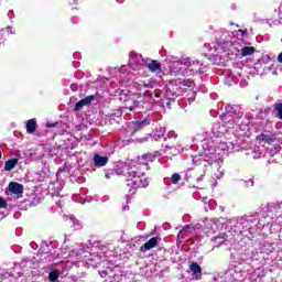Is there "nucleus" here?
<instances>
[{
  "label": "nucleus",
  "instance_id": "nucleus-1",
  "mask_svg": "<svg viewBox=\"0 0 282 282\" xmlns=\"http://www.w3.org/2000/svg\"><path fill=\"white\" fill-rule=\"evenodd\" d=\"M119 175L128 178V191L129 193H135L138 188H147L149 186V180L138 176V172L131 167L129 164H123L117 167Z\"/></svg>",
  "mask_w": 282,
  "mask_h": 282
},
{
  "label": "nucleus",
  "instance_id": "nucleus-2",
  "mask_svg": "<svg viewBox=\"0 0 282 282\" xmlns=\"http://www.w3.org/2000/svg\"><path fill=\"white\" fill-rule=\"evenodd\" d=\"M184 94L182 88V79H172L165 87V97L167 100H175L178 96Z\"/></svg>",
  "mask_w": 282,
  "mask_h": 282
},
{
  "label": "nucleus",
  "instance_id": "nucleus-3",
  "mask_svg": "<svg viewBox=\"0 0 282 282\" xmlns=\"http://www.w3.org/2000/svg\"><path fill=\"white\" fill-rule=\"evenodd\" d=\"M142 63L145 64L150 72H162V64L158 59L143 58Z\"/></svg>",
  "mask_w": 282,
  "mask_h": 282
},
{
  "label": "nucleus",
  "instance_id": "nucleus-4",
  "mask_svg": "<svg viewBox=\"0 0 282 282\" xmlns=\"http://www.w3.org/2000/svg\"><path fill=\"white\" fill-rule=\"evenodd\" d=\"M93 100H96V95H89V96L85 97L84 99L79 100L75 105L74 111H80V109H83V107H87V105H91Z\"/></svg>",
  "mask_w": 282,
  "mask_h": 282
},
{
  "label": "nucleus",
  "instance_id": "nucleus-5",
  "mask_svg": "<svg viewBox=\"0 0 282 282\" xmlns=\"http://www.w3.org/2000/svg\"><path fill=\"white\" fill-rule=\"evenodd\" d=\"M188 268L196 281H199V279H202V267L199 265V263L189 262Z\"/></svg>",
  "mask_w": 282,
  "mask_h": 282
},
{
  "label": "nucleus",
  "instance_id": "nucleus-6",
  "mask_svg": "<svg viewBox=\"0 0 282 282\" xmlns=\"http://www.w3.org/2000/svg\"><path fill=\"white\" fill-rule=\"evenodd\" d=\"M219 45H224L225 47H235L236 45H239V42L237 41H231L230 35H221L218 39Z\"/></svg>",
  "mask_w": 282,
  "mask_h": 282
},
{
  "label": "nucleus",
  "instance_id": "nucleus-7",
  "mask_svg": "<svg viewBox=\"0 0 282 282\" xmlns=\"http://www.w3.org/2000/svg\"><path fill=\"white\" fill-rule=\"evenodd\" d=\"M9 193H12V195H23V185L17 182H10Z\"/></svg>",
  "mask_w": 282,
  "mask_h": 282
},
{
  "label": "nucleus",
  "instance_id": "nucleus-8",
  "mask_svg": "<svg viewBox=\"0 0 282 282\" xmlns=\"http://www.w3.org/2000/svg\"><path fill=\"white\" fill-rule=\"evenodd\" d=\"M93 162L95 166H107L109 163V156H102L98 153L94 154Z\"/></svg>",
  "mask_w": 282,
  "mask_h": 282
},
{
  "label": "nucleus",
  "instance_id": "nucleus-9",
  "mask_svg": "<svg viewBox=\"0 0 282 282\" xmlns=\"http://www.w3.org/2000/svg\"><path fill=\"white\" fill-rule=\"evenodd\" d=\"M256 140L260 143V144H272V142H274L275 138L272 134H259L256 137Z\"/></svg>",
  "mask_w": 282,
  "mask_h": 282
},
{
  "label": "nucleus",
  "instance_id": "nucleus-10",
  "mask_svg": "<svg viewBox=\"0 0 282 282\" xmlns=\"http://www.w3.org/2000/svg\"><path fill=\"white\" fill-rule=\"evenodd\" d=\"M248 155H251V158H253V160H259V159L263 158V148H261L259 145H254L253 149L251 150V152L248 153Z\"/></svg>",
  "mask_w": 282,
  "mask_h": 282
},
{
  "label": "nucleus",
  "instance_id": "nucleus-11",
  "mask_svg": "<svg viewBox=\"0 0 282 282\" xmlns=\"http://www.w3.org/2000/svg\"><path fill=\"white\" fill-rule=\"evenodd\" d=\"M158 246V238L153 237L150 240H148L142 247L141 252H147V250H152V248H155Z\"/></svg>",
  "mask_w": 282,
  "mask_h": 282
},
{
  "label": "nucleus",
  "instance_id": "nucleus-12",
  "mask_svg": "<svg viewBox=\"0 0 282 282\" xmlns=\"http://www.w3.org/2000/svg\"><path fill=\"white\" fill-rule=\"evenodd\" d=\"M19 164V159L13 158L4 162V171H12Z\"/></svg>",
  "mask_w": 282,
  "mask_h": 282
},
{
  "label": "nucleus",
  "instance_id": "nucleus-13",
  "mask_svg": "<svg viewBox=\"0 0 282 282\" xmlns=\"http://www.w3.org/2000/svg\"><path fill=\"white\" fill-rule=\"evenodd\" d=\"M254 52H257V48L254 46H245L241 48V56L242 57L252 56Z\"/></svg>",
  "mask_w": 282,
  "mask_h": 282
},
{
  "label": "nucleus",
  "instance_id": "nucleus-14",
  "mask_svg": "<svg viewBox=\"0 0 282 282\" xmlns=\"http://www.w3.org/2000/svg\"><path fill=\"white\" fill-rule=\"evenodd\" d=\"M36 131V120L30 119L26 122V133H34Z\"/></svg>",
  "mask_w": 282,
  "mask_h": 282
},
{
  "label": "nucleus",
  "instance_id": "nucleus-15",
  "mask_svg": "<svg viewBox=\"0 0 282 282\" xmlns=\"http://www.w3.org/2000/svg\"><path fill=\"white\" fill-rule=\"evenodd\" d=\"M227 237H228V235L221 234V235H219V236H217V237H214V238L212 239V241H213L214 243H218V246H221L223 243H226Z\"/></svg>",
  "mask_w": 282,
  "mask_h": 282
},
{
  "label": "nucleus",
  "instance_id": "nucleus-16",
  "mask_svg": "<svg viewBox=\"0 0 282 282\" xmlns=\"http://www.w3.org/2000/svg\"><path fill=\"white\" fill-rule=\"evenodd\" d=\"M147 124H148L147 120L135 121L133 123V133H137V131H140L141 129H144Z\"/></svg>",
  "mask_w": 282,
  "mask_h": 282
},
{
  "label": "nucleus",
  "instance_id": "nucleus-17",
  "mask_svg": "<svg viewBox=\"0 0 282 282\" xmlns=\"http://www.w3.org/2000/svg\"><path fill=\"white\" fill-rule=\"evenodd\" d=\"M118 176H120L119 173H118V167H117V169L109 170V171L105 174L106 180H111V178L118 177Z\"/></svg>",
  "mask_w": 282,
  "mask_h": 282
},
{
  "label": "nucleus",
  "instance_id": "nucleus-18",
  "mask_svg": "<svg viewBox=\"0 0 282 282\" xmlns=\"http://www.w3.org/2000/svg\"><path fill=\"white\" fill-rule=\"evenodd\" d=\"M58 276H61V273L56 270L51 271L48 273V280L52 281V282L56 281L58 279Z\"/></svg>",
  "mask_w": 282,
  "mask_h": 282
},
{
  "label": "nucleus",
  "instance_id": "nucleus-19",
  "mask_svg": "<svg viewBox=\"0 0 282 282\" xmlns=\"http://www.w3.org/2000/svg\"><path fill=\"white\" fill-rule=\"evenodd\" d=\"M156 83L155 79L151 78L143 83V87H147L148 89H153L155 87Z\"/></svg>",
  "mask_w": 282,
  "mask_h": 282
},
{
  "label": "nucleus",
  "instance_id": "nucleus-20",
  "mask_svg": "<svg viewBox=\"0 0 282 282\" xmlns=\"http://www.w3.org/2000/svg\"><path fill=\"white\" fill-rule=\"evenodd\" d=\"M181 83L183 87H195V82L193 79H181Z\"/></svg>",
  "mask_w": 282,
  "mask_h": 282
},
{
  "label": "nucleus",
  "instance_id": "nucleus-21",
  "mask_svg": "<svg viewBox=\"0 0 282 282\" xmlns=\"http://www.w3.org/2000/svg\"><path fill=\"white\" fill-rule=\"evenodd\" d=\"M276 118L282 120V102L275 105Z\"/></svg>",
  "mask_w": 282,
  "mask_h": 282
},
{
  "label": "nucleus",
  "instance_id": "nucleus-22",
  "mask_svg": "<svg viewBox=\"0 0 282 282\" xmlns=\"http://www.w3.org/2000/svg\"><path fill=\"white\" fill-rule=\"evenodd\" d=\"M180 180H182V176L178 173L173 174L171 177L172 184H177V182H180Z\"/></svg>",
  "mask_w": 282,
  "mask_h": 282
},
{
  "label": "nucleus",
  "instance_id": "nucleus-23",
  "mask_svg": "<svg viewBox=\"0 0 282 282\" xmlns=\"http://www.w3.org/2000/svg\"><path fill=\"white\" fill-rule=\"evenodd\" d=\"M8 208V202L0 196V209Z\"/></svg>",
  "mask_w": 282,
  "mask_h": 282
},
{
  "label": "nucleus",
  "instance_id": "nucleus-24",
  "mask_svg": "<svg viewBox=\"0 0 282 282\" xmlns=\"http://www.w3.org/2000/svg\"><path fill=\"white\" fill-rule=\"evenodd\" d=\"M80 1H83V0H68V4L69 6H78V3H80Z\"/></svg>",
  "mask_w": 282,
  "mask_h": 282
},
{
  "label": "nucleus",
  "instance_id": "nucleus-25",
  "mask_svg": "<svg viewBox=\"0 0 282 282\" xmlns=\"http://www.w3.org/2000/svg\"><path fill=\"white\" fill-rule=\"evenodd\" d=\"M120 100H123L124 102H127V95L121 94V95H120Z\"/></svg>",
  "mask_w": 282,
  "mask_h": 282
},
{
  "label": "nucleus",
  "instance_id": "nucleus-26",
  "mask_svg": "<svg viewBox=\"0 0 282 282\" xmlns=\"http://www.w3.org/2000/svg\"><path fill=\"white\" fill-rule=\"evenodd\" d=\"M238 32H240V34H248V30L246 29L245 30L239 29Z\"/></svg>",
  "mask_w": 282,
  "mask_h": 282
},
{
  "label": "nucleus",
  "instance_id": "nucleus-27",
  "mask_svg": "<svg viewBox=\"0 0 282 282\" xmlns=\"http://www.w3.org/2000/svg\"><path fill=\"white\" fill-rule=\"evenodd\" d=\"M137 106H138V102H134V106H130V107H129V110H130V111H133V109H135Z\"/></svg>",
  "mask_w": 282,
  "mask_h": 282
},
{
  "label": "nucleus",
  "instance_id": "nucleus-28",
  "mask_svg": "<svg viewBox=\"0 0 282 282\" xmlns=\"http://www.w3.org/2000/svg\"><path fill=\"white\" fill-rule=\"evenodd\" d=\"M278 62L282 63V52L278 55Z\"/></svg>",
  "mask_w": 282,
  "mask_h": 282
},
{
  "label": "nucleus",
  "instance_id": "nucleus-29",
  "mask_svg": "<svg viewBox=\"0 0 282 282\" xmlns=\"http://www.w3.org/2000/svg\"><path fill=\"white\" fill-rule=\"evenodd\" d=\"M46 127H48V128H50V127H56V123H50V122H47V123H46Z\"/></svg>",
  "mask_w": 282,
  "mask_h": 282
},
{
  "label": "nucleus",
  "instance_id": "nucleus-30",
  "mask_svg": "<svg viewBox=\"0 0 282 282\" xmlns=\"http://www.w3.org/2000/svg\"><path fill=\"white\" fill-rule=\"evenodd\" d=\"M133 56H138V55L135 54V52H131V53H130V58H133Z\"/></svg>",
  "mask_w": 282,
  "mask_h": 282
},
{
  "label": "nucleus",
  "instance_id": "nucleus-31",
  "mask_svg": "<svg viewBox=\"0 0 282 282\" xmlns=\"http://www.w3.org/2000/svg\"><path fill=\"white\" fill-rule=\"evenodd\" d=\"M135 63H138V62H130V65H135Z\"/></svg>",
  "mask_w": 282,
  "mask_h": 282
},
{
  "label": "nucleus",
  "instance_id": "nucleus-32",
  "mask_svg": "<svg viewBox=\"0 0 282 282\" xmlns=\"http://www.w3.org/2000/svg\"><path fill=\"white\" fill-rule=\"evenodd\" d=\"M267 59H268V61H272V58H270V56H267Z\"/></svg>",
  "mask_w": 282,
  "mask_h": 282
},
{
  "label": "nucleus",
  "instance_id": "nucleus-33",
  "mask_svg": "<svg viewBox=\"0 0 282 282\" xmlns=\"http://www.w3.org/2000/svg\"><path fill=\"white\" fill-rule=\"evenodd\" d=\"M6 0H0V6H1V3H3Z\"/></svg>",
  "mask_w": 282,
  "mask_h": 282
},
{
  "label": "nucleus",
  "instance_id": "nucleus-34",
  "mask_svg": "<svg viewBox=\"0 0 282 282\" xmlns=\"http://www.w3.org/2000/svg\"><path fill=\"white\" fill-rule=\"evenodd\" d=\"M2 156H3V154H2L1 151H0V160H1Z\"/></svg>",
  "mask_w": 282,
  "mask_h": 282
},
{
  "label": "nucleus",
  "instance_id": "nucleus-35",
  "mask_svg": "<svg viewBox=\"0 0 282 282\" xmlns=\"http://www.w3.org/2000/svg\"><path fill=\"white\" fill-rule=\"evenodd\" d=\"M159 138H164V134L159 135Z\"/></svg>",
  "mask_w": 282,
  "mask_h": 282
},
{
  "label": "nucleus",
  "instance_id": "nucleus-36",
  "mask_svg": "<svg viewBox=\"0 0 282 282\" xmlns=\"http://www.w3.org/2000/svg\"><path fill=\"white\" fill-rule=\"evenodd\" d=\"M237 52H241V50L237 48Z\"/></svg>",
  "mask_w": 282,
  "mask_h": 282
},
{
  "label": "nucleus",
  "instance_id": "nucleus-37",
  "mask_svg": "<svg viewBox=\"0 0 282 282\" xmlns=\"http://www.w3.org/2000/svg\"><path fill=\"white\" fill-rule=\"evenodd\" d=\"M75 8H72V10H74Z\"/></svg>",
  "mask_w": 282,
  "mask_h": 282
}]
</instances>
